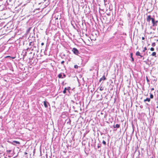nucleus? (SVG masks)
I'll return each instance as SVG.
<instances>
[{
    "mask_svg": "<svg viewBox=\"0 0 158 158\" xmlns=\"http://www.w3.org/2000/svg\"><path fill=\"white\" fill-rule=\"evenodd\" d=\"M29 45L32 47L31 50L32 51L34 50V48H36V46L35 45L34 43V42H30Z\"/></svg>",
    "mask_w": 158,
    "mask_h": 158,
    "instance_id": "obj_1",
    "label": "nucleus"
},
{
    "mask_svg": "<svg viewBox=\"0 0 158 158\" xmlns=\"http://www.w3.org/2000/svg\"><path fill=\"white\" fill-rule=\"evenodd\" d=\"M151 20H152V22L153 23L154 22V18H152L151 15H148L147 18V22H149Z\"/></svg>",
    "mask_w": 158,
    "mask_h": 158,
    "instance_id": "obj_2",
    "label": "nucleus"
},
{
    "mask_svg": "<svg viewBox=\"0 0 158 158\" xmlns=\"http://www.w3.org/2000/svg\"><path fill=\"white\" fill-rule=\"evenodd\" d=\"M72 51L73 53L76 55H78V54L79 53V51L76 48H73Z\"/></svg>",
    "mask_w": 158,
    "mask_h": 158,
    "instance_id": "obj_3",
    "label": "nucleus"
},
{
    "mask_svg": "<svg viewBox=\"0 0 158 158\" xmlns=\"http://www.w3.org/2000/svg\"><path fill=\"white\" fill-rule=\"evenodd\" d=\"M9 142H10V143H11L13 145H16V144H20V143L19 142L16 141H14L12 142H10L9 141H8Z\"/></svg>",
    "mask_w": 158,
    "mask_h": 158,
    "instance_id": "obj_4",
    "label": "nucleus"
},
{
    "mask_svg": "<svg viewBox=\"0 0 158 158\" xmlns=\"http://www.w3.org/2000/svg\"><path fill=\"white\" fill-rule=\"evenodd\" d=\"M70 89V87L65 88L64 90L63 91V93L64 94H65L66 93V91L68 90L69 91Z\"/></svg>",
    "mask_w": 158,
    "mask_h": 158,
    "instance_id": "obj_5",
    "label": "nucleus"
},
{
    "mask_svg": "<svg viewBox=\"0 0 158 158\" xmlns=\"http://www.w3.org/2000/svg\"><path fill=\"white\" fill-rule=\"evenodd\" d=\"M43 102H44V105L45 107L46 108H48V106L47 104H48L49 105V104L46 101H44Z\"/></svg>",
    "mask_w": 158,
    "mask_h": 158,
    "instance_id": "obj_6",
    "label": "nucleus"
},
{
    "mask_svg": "<svg viewBox=\"0 0 158 158\" xmlns=\"http://www.w3.org/2000/svg\"><path fill=\"white\" fill-rule=\"evenodd\" d=\"M106 79V77H105V75H103L102 77L99 80V82H101V81H102V80H105Z\"/></svg>",
    "mask_w": 158,
    "mask_h": 158,
    "instance_id": "obj_7",
    "label": "nucleus"
},
{
    "mask_svg": "<svg viewBox=\"0 0 158 158\" xmlns=\"http://www.w3.org/2000/svg\"><path fill=\"white\" fill-rule=\"evenodd\" d=\"M158 23V21L156 20V21H155V19H154V22L153 23L152 22V23L153 24L152 26H156L157 25L156 23Z\"/></svg>",
    "mask_w": 158,
    "mask_h": 158,
    "instance_id": "obj_8",
    "label": "nucleus"
},
{
    "mask_svg": "<svg viewBox=\"0 0 158 158\" xmlns=\"http://www.w3.org/2000/svg\"><path fill=\"white\" fill-rule=\"evenodd\" d=\"M113 127L114 128H118L120 127V125L118 124H117L115 125H114L113 126Z\"/></svg>",
    "mask_w": 158,
    "mask_h": 158,
    "instance_id": "obj_9",
    "label": "nucleus"
},
{
    "mask_svg": "<svg viewBox=\"0 0 158 158\" xmlns=\"http://www.w3.org/2000/svg\"><path fill=\"white\" fill-rule=\"evenodd\" d=\"M62 73H60L58 75V77L59 78H63L64 77H62Z\"/></svg>",
    "mask_w": 158,
    "mask_h": 158,
    "instance_id": "obj_10",
    "label": "nucleus"
},
{
    "mask_svg": "<svg viewBox=\"0 0 158 158\" xmlns=\"http://www.w3.org/2000/svg\"><path fill=\"white\" fill-rule=\"evenodd\" d=\"M150 101V99L149 98H147L146 99H144L143 100V102H145L146 101L149 102Z\"/></svg>",
    "mask_w": 158,
    "mask_h": 158,
    "instance_id": "obj_11",
    "label": "nucleus"
},
{
    "mask_svg": "<svg viewBox=\"0 0 158 158\" xmlns=\"http://www.w3.org/2000/svg\"><path fill=\"white\" fill-rule=\"evenodd\" d=\"M132 56H133L132 53H130V57L131 59V61L132 62H133L134 61V59L133 58V57H132Z\"/></svg>",
    "mask_w": 158,
    "mask_h": 158,
    "instance_id": "obj_12",
    "label": "nucleus"
},
{
    "mask_svg": "<svg viewBox=\"0 0 158 158\" xmlns=\"http://www.w3.org/2000/svg\"><path fill=\"white\" fill-rule=\"evenodd\" d=\"M151 55L153 56H154L155 57H156V53L155 52H153L152 53Z\"/></svg>",
    "mask_w": 158,
    "mask_h": 158,
    "instance_id": "obj_13",
    "label": "nucleus"
},
{
    "mask_svg": "<svg viewBox=\"0 0 158 158\" xmlns=\"http://www.w3.org/2000/svg\"><path fill=\"white\" fill-rule=\"evenodd\" d=\"M136 55L137 56H139L140 55V53L139 51H137L136 53Z\"/></svg>",
    "mask_w": 158,
    "mask_h": 158,
    "instance_id": "obj_14",
    "label": "nucleus"
},
{
    "mask_svg": "<svg viewBox=\"0 0 158 158\" xmlns=\"http://www.w3.org/2000/svg\"><path fill=\"white\" fill-rule=\"evenodd\" d=\"M127 16L129 18V19L130 20L131 19V15L130 13H128L127 14Z\"/></svg>",
    "mask_w": 158,
    "mask_h": 158,
    "instance_id": "obj_15",
    "label": "nucleus"
},
{
    "mask_svg": "<svg viewBox=\"0 0 158 158\" xmlns=\"http://www.w3.org/2000/svg\"><path fill=\"white\" fill-rule=\"evenodd\" d=\"M150 98H151V99L153 98L154 97L153 95L151 93H150Z\"/></svg>",
    "mask_w": 158,
    "mask_h": 158,
    "instance_id": "obj_16",
    "label": "nucleus"
},
{
    "mask_svg": "<svg viewBox=\"0 0 158 158\" xmlns=\"http://www.w3.org/2000/svg\"><path fill=\"white\" fill-rule=\"evenodd\" d=\"M146 80L147 81V82L148 83V84H149V80L148 78V77L147 76H146Z\"/></svg>",
    "mask_w": 158,
    "mask_h": 158,
    "instance_id": "obj_17",
    "label": "nucleus"
},
{
    "mask_svg": "<svg viewBox=\"0 0 158 158\" xmlns=\"http://www.w3.org/2000/svg\"><path fill=\"white\" fill-rule=\"evenodd\" d=\"M139 56V57H138V58L140 59V58H141L143 57V59L144 60V58L143 57V56H142V55H140V56Z\"/></svg>",
    "mask_w": 158,
    "mask_h": 158,
    "instance_id": "obj_18",
    "label": "nucleus"
},
{
    "mask_svg": "<svg viewBox=\"0 0 158 158\" xmlns=\"http://www.w3.org/2000/svg\"><path fill=\"white\" fill-rule=\"evenodd\" d=\"M104 89V88L102 86H101L100 88V91H102Z\"/></svg>",
    "mask_w": 158,
    "mask_h": 158,
    "instance_id": "obj_19",
    "label": "nucleus"
},
{
    "mask_svg": "<svg viewBox=\"0 0 158 158\" xmlns=\"http://www.w3.org/2000/svg\"><path fill=\"white\" fill-rule=\"evenodd\" d=\"M156 45V43L154 42L152 44V46L153 47H154Z\"/></svg>",
    "mask_w": 158,
    "mask_h": 158,
    "instance_id": "obj_20",
    "label": "nucleus"
},
{
    "mask_svg": "<svg viewBox=\"0 0 158 158\" xmlns=\"http://www.w3.org/2000/svg\"><path fill=\"white\" fill-rule=\"evenodd\" d=\"M147 50V48L146 47H145L144 48V50H143L142 51V52H144L146 50Z\"/></svg>",
    "mask_w": 158,
    "mask_h": 158,
    "instance_id": "obj_21",
    "label": "nucleus"
},
{
    "mask_svg": "<svg viewBox=\"0 0 158 158\" xmlns=\"http://www.w3.org/2000/svg\"><path fill=\"white\" fill-rule=\"evenodd\" d=\"M78 66L77 65H75L74 66V68L75 69H77L78 68Z\"/></svg>",
    "mask_w": 158,
    "mask_h": 158,
    "instance_id": "obj_22",
    "label": "nucleus"
},
{
    "mask_svg": "<svg viewBox=\"0 0 158 158\" xmlns=\"http://www.w3.org/2000/svg\"><path fill=\"white\" fill-rule=\"evenodd\" d=\"M62 74L63 75L62 77H64V78L65 77H66V75L64 73H62Z\"/></svg>",
    "mask_w": 158,
    "mask_h": 158,
    "instance_id": "obj_23",
    "label": "nucleus"
},
{
    "mask_svg": "<svg viewBox=\"0 0 158 158\" xmlns=\"http://www.w3.org/2000/svg\"><path fill=\"white\" fill-rule=\"evenodd\" d=\"M150 50L152 51H153L154 50V49L153 48H150Z\"/></svg>",
    "mask_w": 158,
    "mask_h": 158,
    "instance_id": "obj_24",
    "label": "nucleus"
},
{
    "mask_svg": "<svg viewBox=\"0 0 158 158\" xmlns=\"http://www.w3.org/2000/svg\"><path fill=\"white\" fill-rule=\"evenodd\" d=\"M31 48H32V47H31L30 48H27V50L28 51L29 49L31 50Z\"/></svg>",
    "mask_w": 158,
    "mask_h": 158,
    "instance_id": "obj_25",
    "label": "nucleus"
},
{
    "mask_svg": "<svg viewBox=\"0 0 158 158\" xmlns=\"http://www.w3.org/2000/svg\"><path fill=\"white\" fill-rule=\"evenodd\" d=\"M64 61H62L61 62V64H64Z\"/></svg>",
    "mask_w": 158,
    "mask_h": 158,
    "instance_id": "obj_26",
    "label": "nucleus"
},
{
    "mask_svg": "<svg viewBox=\"0 0 158 158\" xmlns=\"http://www.w3.org/2000/svg\"><path fill=\"white\" fill-rule=\"evenodd\" d=\"M102 143H103L104 144V145H106V142L105 141H103V142H102Z\"/></svg>",
    "mask_w": 158,
    "mask_h": 158,
    "instance_id": "obj_27",
    "label": "nucleus"
},
{
    "mask_svg": "<svg viewBox=\"0 0 158 158\" xmlns=\"http://www.w3.org/2000/svg\"><path fill=\"white\" fill-rule=\"evenodd\" d=\"M11 151L10 150H7V152H8V153H10Z\"/></svg>",
    "mask_w": 158,
    "mask_h": 158,
    "instance_id": "obj_28",
    "label": "nucleus"
},
{
    "mask_svg": "<svg viewBox=\"0 0 158 158\" xmlns=\"http://www.w3.org/2000/svg\"><path fill=\"white\" fill-rule=\"evenodd\" d=\"M59 18V19H60V17H56V19H58Z\"/></svg>",
    "mask_w": 158,
    "mask_h": 158,
    "instance_id": "obj_29",
    "label": "nucleus"
},
{
    "mask_svg": "<svg viewBox=\"0 0 158 158\" xmlns=\"http://www.w3.org/2000/svg\"><path fill=\"white\" fill-rule=\"evenodd\" d=\"M138 156H139V155H140V153L139 151H138Z\"/></svg>",
    "mask_w": 158,
    "mask_h": 158,
    "instance_id": "obj_30",
    "label": "nucleus"
},
{
    "mask_svg": "<svg viewBox=\"0 0 158 158\" xmlns=\"http://www.w3.org/2000/svg\"><path fill=\"white\" fill-rule=\"evenodd\" d=\"M31 29V28H29L28 29V30H27V31H29Z\"/></svg>",
    "mask_w": 158,
    "mask_h": 158,
    "instance_id": "obj_31",
    "label": "nucleus"
},
{
    "mask_svg": "<svg viewBox=\"0 0 158 158\" xmlns=\"http://www.w3.org/2000/svg\"><path fill=\"white\" fill-rule=\"evenodd\" d=\"M142 40H144L145 39V38H144V37H142Z\"/></svg>",
    "mask_w": 158,
    "mask_h": 158,
    "instance_id": "obj_32",
    "label": "nucleus"
},
{
    "mask_svg": "<svg viewBox=\"0 0 158 158\" xmlns=\"http://www.w3.org/2000/svg\"><path fill=\"white\" fill-rule=\"evenodd\" d=\"M44 43H41V45H42V46H43V45H44Z\"/></svg>",
    "mask_w": 158,
    "mask_h": 158,
    "instance_id": "obj_33",
    "label": "nucleus"
},
{
    "mask_svg": "<svg viewBox=\"0 0 158 158\" xmlns=\"http://www.w3.org/2000/svg\"><path fill=\"white\" fill-rule=\"evenodd\" d=\"M154 88H152L151 89V90L152 91L153 90H154Z\"/></svg>",
    "mask_w": 158,
    "mask_h": 158,
    "instance_id": "obj_34",
    "label": "nucleus"
},
{
    "mask_svg": "<svg viewBox=\"0 0 158 158\" xmlns=\"http://www.w3.org/2000/svg\"><path fill=\"white\" fill-rule=\"evenodd\" d=\"M2 116H0V118L2 119Z\"/></svg>",
    "mask_w": 158,
    "mask_h": 158,
    "instance_id": "obj_35",
    "label": "nucleus"
},
{
    "mask_svg": "<svg viewBox=\"0 0 158 158\" xmlns=\"http://www.w3.org/2000/svg\"><path fill=\"white\" fill-rule=\"evenodd\" d=\"M136 152H137V150H136H136H135V153Z\"/></svg>",
    "mask_w": 158,
    "mask_h": 158,
    "instance_id": "obj_36",
    "label": "nucleus"
},
{
    "mask_svg": "<svg viewBox=\"0 0 158 158\" xmlns=\"http://www.w3.org/2000/svg\"><path fill=\"white\" fill-rule=\"evenodd\" d=\"M71 102H73V103H74V102L73 100H71Z\"/></svg>",
    "mask_w": 158,
    "mask_h": 158,
    "instance_id": "obj_37",
    "label": "nucleus"
},
{
    "mask_svg": "<svg viewBox=\"0 0 158 158\" xmlns=\"http://www.w3.org/2000/svg\"><path fill=\"white\" fill-rule=\"evenodd\" d=\"M27 154V152H25V154Z\"/></svg>",
    "mask_w": 158,
    "mask_h": 158,
    "instance_id": "obj_38",
    "label": "nucleus"
},
{
    "mask_svg": "<svg viewBox=\"0 0 158 158\" xmlns=\"http://www.w3.org/2000/svg\"><path fill=\"white\" fill-rule=\"evenodd\" d=\"M52 140H53V139H52V140H51L52 142Z\"/></svg>",
    "mask_w": 158,
    "mask_h": 158,
    "instance_id": "obj_39",
    "label": "nucleus"
},
{
    "mask_svg": "<svg viewBox=\"0 0 158 158\" xmlns=\"http://www.w3.org/2000/svg\"><path fill=\"white\" fill-rule=\"evenodd\" d=\"M156 108H158V106H157Z\"/></svg>",
    "mask_w": 158,
    "mask_h": 158,
    "instance_id": "obj_40",
    "label": "nucleus"
},
{
    "mask_svg": "<svg viewBox=\"0 0 158 158\" xmlns=\"http://www.w3.org/2000/svg\"><path fill=\"white\" fill-rule=\"evenodd\" d=\"M156 141V139H155V141Z\"/></svg>",
    "mask_w": 158,
    "mask_h": 158,
    "instance_id": "obj_41",
    "label": "nucleus"
},
{
    "mask_svg": "<svg viewBox=\"0 0 158 158\" xmlns=\"http://www.w3.org/2000/svg\"><path fill=\"white\" fill-rule=\"evenodd\" d=\"M153 158V157H152V158Z\"/></svg>",
    "mask_w": 158,
    "mask_h": 158,
    "instance_id": "obj_42",
    "label": "nucleus"
}]
</instances>
